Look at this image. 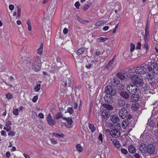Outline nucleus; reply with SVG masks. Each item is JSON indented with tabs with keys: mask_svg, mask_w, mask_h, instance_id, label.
Instances as JSON below:
<instances>
[{
	"mask_svg": "<svg viewBox=\"0 0 158 158\" xmlns=\"http://www.w3.org/2000/svg\"><path fill=\"white\" fill-rule=\"evenodd\" d=\"M121 151L123 154L125 155L127 154L128 152L127 150L125 148L121 149Z\"/></svg>",
	"mask_w": 158,
	"mask_h": 158,
	"instance_id": "obj_52",
	"label": "nucleus"
},
{
	"mask_svg": "<svg viewBox=\"0 0 158 158\" xmlns=\"http://www.w3.org/2000/svg\"><path fill=\"white\" fill-rule=\"evenodd\" d=\"M97 41L98 42H102L104 41V38L102 37H99Z\"/></svg>",
	"mask_w": 158,
	"mask_h": 158,
	"instance_id": "obj_54",
	"label": "nucleus"
},
{
	"mask_svg": "<svg viewBox=\"0 0 158 158\" xmlns=\"http://www.w3.org/2000/svg\"><path fill=\"white\" fill-rule=\"evenodd\" d=\"M144 48L146 49L147 50L148 48V44L147 43H145L144 45Z\"/></svg>",
	"mask_w": 158,
	"mask_h": 158,
	"instance_id": "obj_63",
	"label": "nucleus"
},
{
	"mask_svg": "<svg viewBox=\"0 0 158 158\" xmlns=\"http://www.w3.org/2000/svg\"><path fill=\"white\" fill-rule=\"evenodd\" d=\"M67 112L70 114H73L74 113L72 107H69L67 110Z\"/></svg>",
	"mask_w": 158,
	"mask_h": 158,
	"instance_id": "obj_41",
	"label": "nucleus"
},
{
	"mask_svg": "<svg viewBox=\"0 0 158 158\" xmlns=\"http://www.w3.org/2000/svg\"><path fill=\"white\" fill-rule=\"evenodd\" d=\"M120 96L124 99H127L129 98V94L126 91H121L119 93Z\"/></svg>",
	"mask_w": 158,
	"mask_h": 158,
	"instance_id": "obj_17",
	"label": "nucleus"
},
{
	"mask_svg": "<svg viewBox=\"0 0 158 158\" xmlns=\"http://www.w3.org/2000/svg\"><path fill=\"white\" fill-rule=\"evenodd\" d=\"M155 151V148L152 144H149L147 147V152L150 154H153Z\"/></svg>",
	"mask_w": 158,
	"mask_h": 158,
	"instance_id": "obj_11",
	"label": "nucleus"
},
{
	"mask_svg": "<svg viewBox=\"0 0 158 158\" xmlns=\"http://www.w3.org/2000/svg\"><path fill=\"white\" fill-rule=\"evenodd\" d=\"M69 73V71L67 69H65L64 71L61 73V75L64 78L67 77Z\"/></svg>",
	"mask_w": 158,
	"mask_h": 158,
	"instance_id": "obj_30",
	"label": "nucleus"
},
{
	"mask_svg": "<svg viewBox=\"0 0 158 158\" xmlns=\"http://www.w3.org/2000/svg\"><path fill=\"white\" fill-rule=\"evenodd\" d=\"M76 148L80 152H81L83 151V148L80 144H78L77 145Z\"/></svg>",
	"mask_w": 158,
	"mask_h": 158,
	"instance_id": "obj_40",
	"label": "nucleus"
},
{
	"mask_svg": "<svg viewBox=\"0 0 158 158\" xmlns=\"http://www.w3.org/2000/svg\"><path fill=\"white\" fill-rule=\"evenodd\" d=\"M153 133L156 138H158V130L155 129L153 131Z\"/></svg>",
	"mask_w": 158,
	"mask_h": 158,
	"instance_id": "obj_53",
	"label": "nucleus"
},
{
	"mask_svg": "<svg viewBox=\"0 0 158 158\" xmlns=\"http://www.w3.org/2000/svg\"><path fill=\"white\" fill-rule=\"evenodd\" d=\"M131 82L136 87H141V90L143 92H145L148 89V87L146 85L143 86L144 82L143 79L138 75H135L131 80Z\"/></svg>",
	"mask_w": 158,
	"mask_h": 158,
	"instance_id": "obj_1",
	"label": "nucleus"
},
{
	"mask_svg": "<svg viewBox=\"0 0 158 158\" xmlns=\"http://www.w3.org/2000/svg\"><path fill=\"white\" fill-rule=\"evenodd\" d=\"M102 106H104V108L108 110L109 111V110H111L113 109V107L109 104H103Z\"/></svg>",
	"mask_w": 158,
	"mask_h": 158,
	"instance_id": "obj_29",
	"label": "nucleus"
},
{
	"mask_svg": "<svg viewBox=\"0 0 158 158\" xmlns=\"http://www.w3.org/2000/svg\"><path fill=\"white\" fill-rule=\"evenodd\" d=\"M6 98L9 99H11L13 98V95L10 93H7L6 94Z\"/></svg>",
	"mask_w": 158,
	"mask_h": 158,
	"instance_id": "obj_44",
	"label": "nucleus"
},
{
	"mask_svg": "<svg viewBox=\"0 0 158 158\" xmlns=\"http://www.w3.org/2000/svg\"><path fill=\"white\" fill-rule=\"evenodd\" d=\"M14 8V6L13 5H10L9 6V9L10 10H13Z\"/></svg>",
	"mask_w": 158,
	"mask_h": 158,
	"instance_id": "obj_61",
	"label": "nucleus"
},
{
	"mask_svg": "<svg viewBox=\"0 0 158 158\" xmlns=\"http://www.w3.org/2000/svg\"><path fill=\"white\" fill-rule=\"evenodd\" d=\"M104 21L102 20L97 22L95 24L96 27H99L104 23Z\"/></svg>",
	"mask_w": 158,
	"mask_h": 158,
	"instance_id": "obj_42",
	"label": "nucleus"
},
{
	"mask_svg": "<svg viewBox=\"0 0 158 158\" xmlns=\"http://www.w3.org/2000/svg\"><path fill=\"white\" fill-rule=\"evenodd\" d=\"M27 23L28 27V30L29 31H31L32 27L31 26V23L29 19L27 21Z\"/></svg>",
	"mask_w": 158,
	"mask_h": 158,
	"instance_id": "obj_39",
	"label": "nucleus"
},
{
	"mask_svg": "<svg viewBox=\"0 0 158 158\" xmlns=\"http://www.w3.org/2000/svg\"><path fill=\"white\" fill-rule=\"evenodd\" d=\"M63 119L66 120L67 123L70 125H71L73 121L71 118H66V117L62 118Z\"/></svg>",
	"mask_w": 158,
	"mask_h": 158,
	"instance_id": "obj_31",
	"label": "nucleus"
},
{
	"mask_svg": "<svg viewBox=\"0 0 158 158\" xmlns=\"http://www.w3.org/2000/svg\"><path fill=\"white\" fill-rule=\"evenodd\" d=\"M61 78L62 79L61 82V85H64L65 87H71V84L73 82V80L71 78L65 77L64 79H63L62 77H61Z\"/></svg>",
	"mask_w": 158,
	"mask_h": 158,
	"instance_id": "obj_4",
	"label": "nucleus"
},
{
	"mask_svg": "<svg viewBox=\"0 0 158 158\" xmlns=\"http://www.w3.org/2000/svg\"><path fill=\"white\" fill-rule=\"evenodd\" d=\"M137 45L136 47V48L137 49H140L141 46V43L140 42H138Z\"/></svg>",
	"mask_w": 158,
	"mask_h": 158,
	"instance_id": "obj_56",
	"label": "nucleus"
},
{
	"mask_svg": "<svg viewBox=\"0 0 158 158\" xmlns=\"http://www.w3.org/2000/svg\"><path fill=\"white\" fill-rule=\"evenodd\" d=\"M102 117L104 119H106L110 116V113L107 109L103 110L102 113Z\"/></svg>",
	"mask_w": 158,
	"mask_h": 158,
	"instance_id": "obj_14",
	"label": "nucleus"
},
{
	"mask_svg": "<svg viewBox=\"0 0 158 158\" xmlns=\"http://www.w3.org/2000/svg\"><path fill=\"white\" fill-rule=\"evenodd\" d=\"M89 7V6L88 5H86L84 6L83 9L84 10H86L88 9Z\"/></svg>",
	"mask_w": 158,
	"mask_h": 158,
	"instance_id": "obj_64",
	"label": "nucleus"
},
{
	"mask_svg": "<svg viewBox=\"0 0 158 158\" xmlns=\"http://www.w3.org/2000/svg\"><path fill=\"white\" fill-rule=\"evenodd\" d=\"M153 67H154L153 63L151 64L150 65H148V69L149 71H151L153 70Z\"/></svg>",
	"mask_w": 158,
	"mask_h": 158,
	"instance_id": "obj_47",
	"label": "nucleus"
},
{
	"mask_svg": "<svg viewBox=\"0 0 158 158\" xmlns=\"http://www.w3.org/2000/svg\"><path fill=\"white\" fill-rule=\"evenodd\" d=\"M1 135L6 136V132L4 130L2 131H1Z\"/></svg>",
	"mask_w": 158,
	"mask_h": 158,
	"instance_id": "obj_58",
	"label": "nucleus"
},
{
	"mask_svg": "<svg viewBox=\"0 0 158 158\" xmlns=\"http://www.w3.org/2000/svg\"><path fill=\"white\" fill-rule=\"evenodd\" d=\"M75 6L76 7V8L77 9H78L80 5V3L78 2H76L74 4Z\"/></svg>",
	"mask_w": 158,
	"mask_h": 158,
	"instance_id": "obj_57",
	"label": "nucleus"
},
{
	"mask_svg": "<svg viewBox=\"0 0 158 158\" xmlns=\"http://www.w3.org/2000/svg\"><path fill=\"white\" fill-rule=\"evenodd\" d=\"M132 115L131 114H129L127 117V120L128 121L129 120H130L131 118H132Z\"/></svg>",
	"mask_w": 158,
	"mask_h": 158,
	"instance_id": "obj_60",
	"label": "nucleus"
},
{
	"mask_svg": "<svg viewBox=\"0 0 158 158\" xmlns=\"http://www.w3.org/2000/svg\"><path fill=\"white\" fill-rule=\"evenodd\" d=\"M118 115L121 118L123 119L127 116V111L125 108H123L119 110Z\"/></svg>",
	"mask_w": 158,
	"mask_h": 158,
	"instance_id": "obj_8",
	"label": "nucleus"
},
{
	"mask_svg": "<svg viewBox=\"0 0 158 158\" xmlns=\"http://www.w3.org/2000/svg\"><path fill=\"white\" fill-rule=\"evenodd\" d=\"M146 77L147 79L151 80L154 78V75L152 73H148L147 74Z\"/></svg>",
	"mask_w": 158,
	"mask_h": 158,
	"instance_id": "obj_28",
	"label": "nucleus"
},
{
	"mask_svg": "<svg viewBox=\"0 0 158 158\" xmlns=\"http://www.w3.org/2000/svg\"><path fill=\"white\" fill-rule=\"evenodd\" d=\"M15 132L12 131H10L8 133V135L10 136H14L15 135Z\"/></svg>",
	"mask_w": 158,
	"mask_h": 158,
	"instance_id": "obj_48",
	"label": "nucleus"
},
{
	"mask_svg": "<svg viewBox=\"0 0 158 158\" xmlns=\"http://www.w3.org/2000/svg\"><path fill=\"white\" fill-rule=\"evenodd\" d=\"M135 72L137 74H142L147 72V69L143 66L137 67L135 69Z\"/></svg>",
	"mask_w": 158,
	"mask_h": 158,
	"instance_id": "obj_7",
	"label": "nucleus"
},
{
	"mask_svg": "<svg viewBox=\"0 0 158 158\" xmlns=\"http://www.w3.org/2000/svg\"><path fill=\"white\" fill-rule=\"evenodd\" d=\"M38 98V97L37 96H34L32 99V102H36Z\"/></svg>",
	"mask_w": 158,
	"mask_h": 158,
	"instance_id": "obj_55",
	"label": "nucleus"
},
{
	"mask_svg": "<svg viewBox=\"0 0 158 158\" xmlns=\"http://www.w3.org/2000/svg\"><path fill=\"white\" fill-rule=\"evenodd\" d=\"M154 67H153V72L156 74L158 75V65L156 63H153Z\"/></svg>",
	"mask_w": 158,
	"mask_h": 158,
	"instance_id": "obj_22",
	"label": "nucleus"
},
{
	"mask_svg": "<svg viewBox=\"0 0 158 158\" xmlns=\"http://www.w3.org/2000/svg\"><path fill=\"white\" fill-rule=\"evenodd\" d=\"M98 139L99 140H101L102 142V139H103L102 136V134L101 133L99 134V135L98 137Z\"/></svg>",
	"mask_w": 158,
	"mask_h": 158,
	"instance_id": "obj_59",
	"label": "nucleus"
},
{
	"mask_svg": "<svg viewBox=\"0 0 158 158\" xmlns=\"http://www.w3.org/2000/svg\"><path fill=\"white\" fill-rule=\"evenodd\" d=\"M119 81L118 80L117 77H114L110 79V83L112 85L116 87L119 84Z\"/></svg>",
	"mask_w": 158,
	"mask_h": 158,
	"instance_id": "obj_16",
	"label": "nucleus"
},
{
	"mask_svg": "<svg viewBox=\"0 0 158 158\" xmlns=\"http://www.w3.org/2000/svg\"><path fill=\"white\" fill-rule=\"evenodd\" d=\"M38 116L41 118H44V115L43 114L41 113H40L39 114Z\"/></svg>",
	"mask_w": 158,
	"mask_h": 158,
	"instance_id": "obj_62",
	"label": "nucleus"
},
{
	"mask_svg": "<svg viewBox=\"0 0 158 158\" xmlns=\"http://www.w3.org/2000/svg\"><path fill=\"white\" fill-rule=\"evenodd\" d=\"M129 125V123L128 120L124 121L122 123V127L123 128H126Z\"/></svg>",
	"mask_w": 158,
	"mask_h": 158,
	"instance_id": "obj_26",
	"label": "nucleus"
},
{
	"mask_svg": "<svg viewBox=\"0 0 158 158\" xmlns=\"http://www.w3.org/2000/svg\"><path fill=\"white\" fill-rule=\"evenodd\" d=\"M54 6L52 5L49 6L47 10L48 15L49 18L50 16L52 17L53 15L54 12Z\"/></svg>",
	"mask_w": 158,
	"mask_h": 158,
	"instance_id": "obj_15",
	"label": "nucleus"
},
{
	"mask_svg": "<svg viewBox=\"0 0 158 158\" xmlns=\"http://www.w3.org/2000/svg\"><path fill=\"white\" fill-rule=\"evenodd\" d=\"M11 128V127L10 125L6 124L5 126L4 127V129L6 130L7 131H10Z\"/></svg>",
	"mask_w": 158,
	"mask_h": 158,
	"instance_id": "obj_43",
	"label": "nucleus"
},
{
	"mask_svg": "<svg viewBox=\"0 0 158 158\" xmlns=\"http://www.w3.org/2000/svg\"><path fill=\"white\" fill-rule=\"evenodd\" d=\"M104 99L105 102L111 104L113 102L114 98L112 96L106 94L105 96Z\"/></svg>",
	"mask_w": 158,
	"mask_h": 158,
	"instance_id": "obj_12",
	"label": "nucleus"
},
{
	"mask_svg": "<svg viewBox=\"0 0 158 158\" xmlns=\"http://www.w3.org/2000/svg\"><path fill=\"white\" fill-rule=\"evenodd\" d=\"M114 58L109 61L108 64L106 65V68L107 69H108L109 66H111L113 64L114 62Z\"/></svg>",
	"mask_w": 158,
	"mask_h": 158,
	"instance_id": "obj_38",
	"label": "nucleus"
},
{
	"mask_svg": "<svg viewBox=\"0 0 158 158\" xmlns=\"http://www.w3.org/2000/svg\"><path fill=\"white\" fill-rule=\"evenodd\" d=\"M139 99V95L137 94H133L131 97V100L133 102H137Z\"/></svg>",
	"mask_w": 158,
	"mask_h": 158,
	"instance_id": "obj_19",
	"label": "nucleus"
},
{
	"mask_svg": "<svg viewBox=\"0 0 158 158\" xmlns=\"http://www.w3.org/2000/svg\"><path fill=\"white\" fill-rule=\"evenodd\" d=\"M50 140L52 143L53 144H56L57 143V141L56 140L54 139H51Z\"/></svg>",
	"mask_w": 158,
	"mask_h": 158,
	"instance_id": "obj_51",
	"label": "nucleus"
},
{
	"mask_svg": "<svg viewBox=\"0 0 158 158\" xmlns=\"http://www.w3.org/2000/svg\"><path fill=\"white\" fill-rule=\"evenodd\" d=\"M43 44L41 43L40 48L38 49L37 52L39 54H41L42 53L43 50Z\"/></svg>",
	"mask_w": 158,
	"mask_h": 158,
	"instance_id": "obj_37",
	"label": "nucleus"
},
{
	"mask_svg": "<svg viewBox=\"0 0 158 158\" xmlns=\"http://www.w3.org/2000/svg\"><path fill=\"white\" fill-rule=\"evenodd\" d=\"M19 110L17 108L14 109L13 110V113L15 115H18L19 114Z\"/></svg>",
	"mask_w": 158,
	"mask_h": 158,
	"instance_id": "obj_46",
	"label": "nucleus"
},
{
	"mask_svg": "<svg viewBox=\"0 0 158 158\" xmlns=\"http://www.w3.org/2000/svg\"><path fill=\"white\" fill-rule=\"evenodd\" d=\"M111 121L113 123H116V124H120L119 122L120 121V119L117 115H114L112 116L110 118Z\"/></svg>",
	"mask_w": 158,
	"mask_h": 158,
	"instance_id": "obj_13",
	"label": "nucleus"
},
{
	"mask_svg": "<svg viewBox=\"0 0 158 158\" xmlns=\"http://www.w3.org/2000/svg\"><path fill=\"white\" fill-rule=\"evenodd\" d=\"M105 89L107 95L114 96L116 94V91L115 89L110 86L108 85L106 86Z\"/></svg>",
	"mask_w": 158,
	"mask_h": 158,
	"instance_id": "obj_5",
	"label": "nucleus"
},
{
	"mask_svg": "<svg viewBox=\"0 0 158 158\" xmlns=\"http://www.w3.org/2000/svg\"><path fill=\"white\" fill-rule=\"evenodd\" d=\"M125 85L121 84L119 82V84H118L117 86H116L118 89L121 91H123L124 89Z\"/></svg>",
	"mask_w": 158,
	"mask_h": 158,
	"instance_id": "obj_27",
	"label": "nucleus"
},
{
	"mask_svg": "<svg viewBox=\"0 0 158 158\" xmlns=\"http://www.w3.org/2000/svg\"><path fill=\"white\" fill-rule=\"evenodd\" d=\"M121 128L120 124H117L114 125L112 130L110 131V135L113 137L117 138L120 135L119 130Z\"/></svg>",
	"mask_w": 158,
	"mask_h": 158,
	"instance_id": "obj_2",
	"label": "nucleus"
},
{
	"mask_svg": "<svg viewBox=\"0 0 158 158\" xmlns=\"http://www.w3.org/2000/svg\"><path fill=\"white\" fill-rule=\"evenodd\" d=\"M41 66V61L40 57H35L32 64L33 69L35 71H37L40 70Z\"/></svg>",
	"mask_w": 158,
	"mask_h": 158,
	"instance_id": "obj_3",
	"label": "nucleus"
},
{
	"mask_svg": "<svg viewBox=\"0 0 158 158\" xmlns=\"http://www.w3.org/2000/svg\"><path fill=\"white\" fill-rule=\"evenodd\" d=\"M77 19L79 21L83 23H85L89 22V20H84L78 16L77 17Z\"/></svg>",
	"mask_w": 158,
	"mask_h": 158,
	"instance_id": "obj_34",
	"label": "nucleus"
},
{
	"mask_svg": "<svg viewBox=\"0 0 158 158\" xmlns=\"http://www.w3.org/2000/svg\"><path fill=\"white\" fill-rule=\"evenodd\" d=\"M40 84L37 85L35 87L34 90L35 91L38 92L39 91L40 89Z\"/></svg>",
	"mask_w": 158,
	"mask_h": 158,
	"instance_id": "obj_45",
	"label": "nucleus"
},
{
	"mask_svg": "<svg viewBox=\"0 0 158 158\" xmlns=\"http://www.w3.org/2000/svg\"><path fill=\"white\" fill-rule=\"evenodd\" d=\"M118 103L121 106H124L125 105L126 102L124 100L122 99H119Z\"/></svg>",
	"mask_w": 158,
	"mask_h": 158,
	"instance_id": "obj_33",
	"label": "nucleus"
},
{
	"mask_svg": "<svg viewBox=\"0 0 158 158\" xmlns=\"http://www.w3.org/2000/svg\"><path fill=\"white\" fill-rule=\"evenodd\" d=\"M139 104L137 103L133 104L131 106L132 110L134 111H136L139 108Z\"/></svg>",
	"mask_w": 158,
	"mask_h": 158,
	"instance_id": "obj_25",
	"label": "nucleus"
},
{
	"mask_svg": "<svg viewBox=\"0 0 158 158\" xmlns=\"http://www.w3.org/2000/svg\"><path fill=\"white\" fill-rule=\"evenodd\" d=\"M21 9L19 7H18L17 9V17L19 18L21 16L20 12H21Z\"/></svg>",
	"mask_w": 158,
	"mask_h": 158,
	"instance_id": "obj_49",
	"label": "nucleus"
},
{
	"mask_svg": "<svg viewBox=\"0 0 158 158\" xmlns=\"http://www.w3.org/2000/svg\"><path fill=\"white\" fill-rule=\"evenodd\" d=\"M89 127L92 132H94L96 130L95 127L92 124H89Z\"/></svg>",
	"mask_w": 158,
	"mask_h": 158,
	"instance_id": "obj_35",
	"label": "nucleus"
},
{
	"mask_svg": "<svg viewBox=\"0 0 158 158\" xmlns=\"http://www.w3.org/2000/svg\"><path fill=\"white\" fill-rule=\"evenodd\" d=\"M62 118L63 117V115L61 114V113L58 112L57 114L55 116V118L56 119H59L61 118Z\"/></svg>",
	"mask_w": 158,
	"mask_h": 158,
	"instance_id": "obj_36",
	"label": "nucleus"
},
{
	"mask_svg": "<svg viewBox=\"0 0 158 158\" xmlns=\"http://www.w3.org/2000/svg\"><path fill=\"white\" fill-rule=\"evenodd\" d=\"M125 74V72H119L118 73L117 75V78L121 80H123L125 78L126 76Z\"/></svg>",
	"mask_w": 158,
	"mask_h": 158,
	"instance_id": "obj_21",
	"label": "nucleus"
},
{
	"mask_svg": "<svg viewBox=\"0 0 158 158\" xmlns=\"http://www.w3.org/2000/svg\"><path fill=\"white\" fill-rule=\"evenodd\" d=\"M147 147L146 145L144 143H141L139 146L140 151L142 153L147 152Z\"/></svg>",
	"mask_w": 158,
	"mask_h": 158,
	"instance_id": "obj_18",
	"label": "nucleus"
},
{
	"mask_svg": "<svg viewBox=\"0 0 158 158\" xmlns=\"http://www.w3.org/2000/svg\"><path fill=\"white\" fill-rule=\"evenodd\" d=\"M131 48H130V51L131 52H132L134 51V50L135 48V45L132 43L131 44Z\"/></svg>",
	"mask_w": 158,
	"mask_h": 158,
	"instance_id": "obj_50",
	"label": "nucleus"
},
{
	"mask_svg": "<svg viewBox=\"0 0 158 158\" xmlns=\"http://www.w3.org/2000/svg\"><path fill=\"white\" fill-rule=\"evenodd\" d=\"M125 74L126 78H131V80L132 78H133L136 75L135 74V73L131 69L125 71Z\"/></svg>",
	"mask_w": 158,
	"mask_h": 158,
	"instance_id": "obj_6",
	"label": "nucleus"
},
{
	"mask_svg": "<svg viewBox=\"0 0 158 158\" xmlns=\"http://www.w3.org/2000/svg\"><path fill=\"white\" fill-rule=\"evenodd\" d=\"M145 34L144 37V39L145 42H146L149 39V29L148 28V26L147 25L145 28Z\"/></svg>",
	"mask_w": 158,
	"mask_h": 158,
	"instance_id": "obj_20",
	"label": "nucleus"
},
{
	"mask_svg": "<svg viewBox=\"0 0 158 158\" xmlns=\"http://www.w3.org/2000/svg\"><path fill=\"white\" fill-rule=\"evenodd\" d=\"M113 144L114 147L117 148H119L120 146V144L119 143V141L117 140L114 139L112 140Z\"/></svg>",
	"mask_w": 158,
	"mask_h": 158,
	"instance_id": "obj_23",
	"label": "nucleus"
},
{
	"mask_svg": "<svg viewBox=\"0 0 158 158\" xmlns=\"http://www.w3.org/2000/svg\"><path fill=\"white\" fill-rule=\"evenodd\" d=\"M136 87L134 85H130L127 86V90L130 94H132L133 92L135 93L137 90Z\"/></svg>",
	"mask_w": 158,
	"mask_h": 158,
	"instance_id": "obj_9",
	"label": "nucleus"
},
{
	"mask_svg": "<svg viewBox=\"0 0 158 158\" xmlns=\"http://www.w3.org/2000/svg\"><path fill=\"white\" fill-rule=\"evenodd\" d=\"M128 150L130 152L132 153H134L136 151L134 146L132 145H130L129 146Z\"/></svg>",
	"mask_w": 158,
	"mask_h": 158,
	"instance_id": "obj_24",
	"label": "nucleus"
},
{
	"mask_svg": "<svg viewBox=\"0 0 158 158\" xmlns=\"http://www.w3.org/2000/svg\"><path fill=\"white\" fill-rule=\"evenodd\" d=\"M85 48H82L78 49L77 51V54L78 55H80L83 54L84 52Z\"/></svg>",
	"mask_w": 158,
	"mask_h": 158,
	"instance_id": "obj_32",
	"label": "nucleus"
},
{
	"mask_svg": "<svg viewBox=\"0 0 158 158\" xmlns=\"http://www.w3.org/2000/svg\"><path fill=\"white\" fill-rule=\"evenodd\" d=\"M47 120L48 124L50 126H53L56 123L55 120L52 118V117L50 113H49L48 115Z\"/></svg>",
	"mask_w": 158,
	"mask_h": 158,
	"instance_id": "obj_10",
	"label": "nucleus"
}]
</instances>
